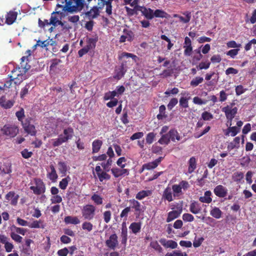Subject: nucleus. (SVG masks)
<instances>
[{
  "mask_svg": "<svg viewBox=\"0 0 256 256\" xmlns=\"http://www.w3.org/2000/svg\"><path fill=\"white\" fill-rule=\"evenodd\" d=\"M22 156L24 158H30L32 155V152H29L28 149L25 148L21 152Z\"/></svg>",
  "mask_w": 256,
  "mask_h": 256,
  "instance_id": "69168bd1",
  "label": "nucleus"
},
{
  "mask_svg": "<svg viewBox=\"0 0 256 256\" xmlns=\"http://www.w3.org/2000/svg\"><path fill=\"white\" fill-rule=\"evenodd\" d=\"M34 182L36 186H31L30 188L35 194L40 195L44 194L46 190V187L42 180L38 178H35Z\"/></svg>",
  "mask_w": 256,
  "mask_h": 256,
  "instance_id": "423d86ee",
  "label": "nucleus"
},
{
  "mask_svg": "<svg viewBox=\"0 0 256 256\" xmlns=\"http://www.w3.org/2000/svg\"><path fill=\"white\" fill-rule=\"evenodd\" d=\"M162 197L169 202L173 200L172 192L170 188H167L165 189L164 192Z\"/></svg>",
  "mask_w": 256,
  "mask_h": 256,
  "instance_id": "72a5a7b5",
  "label": "nucleus"
},
{
  "mask_svg": "<svg viewBox=\"0 0 256 256\" xmlns=\"http://www.w3.org/2000/svg\"><path fill=\"white\" fill-rule=\"evenodd\" d=\"M58 3L56 5V12H53L50 18V24L54 26L59 25L58 20L56 14L64 17L68 13H72L82 10L84 7V0H58Z\"/></svg>",
  "mask_w": 256,
  "mask_h": 256,
  "instance_id": "f257e3e1",
  "label": "nucleus"
},
{
  "mask_svg": "<svg viewBox=\"0 0 256 256\" xmlns=\"http://www.w3.org/2000/svg\"><path fill=\"white\" fill-rule=\"evenodd\" d=\"M10 236L12 240L17 243H21L22 242V238L18 235L14 231H11Z\"/></svg>",
  "mask_w": 256,
  "mask_h": 256,
  "instance_id": "79ce46f5",
  "label": "nucleus"
},
{
  "mask_svg": "<svg viewBox=\"0 0 256 256\" xmlns=\"http://www.w3.org/2000/svg\"><path fill=\"white\" fill-rule=\"evenodd\" d=\"M31 86H32V88H34V82H30L28 84H26V86L22 88L20 92V97L22 98H23L26 95H27L28 93L29 90Z\"/></svg>",
  "mask_w": 256,
  "mask_h": 256,
  "instance_id": "5701e85b",
  "label": "nucleus"
},
{
  "mask_svg": "<svg viewBox=\"0 0 256 256\" xmlns=\"http://www.w3.org/2000/svg\"><path fill=\"white\" fill-rule=\"evenodd\" d=\"M93 224L90 222L88 221L84 222L82 225V229L88 232H91L93 229Z\"/></svg>",
  "mask_w": 256,
  "mask_h": 256,
  "instance_id": "de8ad7c7",
  "label": "nucleus"
},
{
  "mask_svg": "<svg viewBox=\"0 0 256 256\" xmlns=\"http://www.w3.org/2000/svg\"><path fill=\"white\" fill-rule=\"evenodd\" d=\"M140 10L146 19L152 20L154 18V11L151 8L142 6Z\"/></svg>",
  "mask_w": 256,
  "mask_h": 256,
  "instance_id": "4468645a",
  "label": "nucleus"
},
{
  "mask_svg": "<svg viewBox=\"0 0 256 256\" xmlns=\"http://www.w3.org/2000/svg\"><path fill=\"white\" fill-rule=\"evenodd\" d=\"M240 132V128L236 126H230L228 128L224 134L226 136H228L230 134L232 136H236Z\"/></svg>",
  "mask_w": 256,
  "mask_h": 256,
  "instance_id": "393cba45",
  "label": "nucleus"
},
{
  "mask_svg": "<svg viewBox=\"0 0 256 256\" xmlns=\"http://www.w3.org/2000/svg\"><path fill=\"white\" fill-rule=\"evenodd\" d=\"M64 222L67 224H78L80 223V220L77 216H66L64 218Z\"/></svg>",
  "mask_w": 256,
  "mask_h": 256,
  "instance_id": "b1692460",
  "label": "nucleus"
},
{
  "mask_svg": "<svg viewBox=\"0 0 256 256\" xmlns=\"http://www.w3.org/2000/svg\"><path fill=\"white\" fill-rule=\"evenodd\" d=\"M130 202L132 204V208L134 209L136 213L140 214L142 212L141 204L139 202L134 199L130 200Z\"/></svg>",
  "mask_w": 256,
  "mask_h": 256,
  "instance_id": "c756f323",
  "label": "nucleus"
},
{
  "mask_svg": "<svg viewBox=\"0 0 256 256\" xmlns=\"http://www.w3.org/2000/svg\"><path fill=\"white\" fill-rule=\"evenodd\" d=\"M86 14L92 18H96L99 15V10L97 6H94Z\"/></svg>",
  "mask_w": 256,
  "mask_h": 256,
  "instance_id": "c9c22d12",
  "label": "nucleus"
},
{
  "mask_svg": "<svg viewBox=\"0 0 256 256\" xmlns=\"http://www.w3.org/2000/svg\"><path fill=\"white\" fill-rule=\"evenodd\" d=\"M156 136V134L150 132L147 134L146 138V142L149 144H152Z\"/></svg>",
  "mask_w": 256,
  "mask_h": 256,
  "instance_id": "8fccbe9b",
  "label": "nucleus"
},
{
  "mask_svg": "<svg viewBox=\"0 0 256 256\" xmlns=\"http://www.w3.org/2000/svg\"><path fill=\"white\" fill-rule=\"evenodd\" d=\"M182 212V205L178 206L176 210H173L170 212L168 214V217L166 220L167 222H169L178 218Z\"/></svg>",
  "mask_w": 256,
  "mask_h": 256,
  "instance_id": "9d476101",
  "label": "nucleus"
},
{
  "mask_svg": "<svg viewBox=\"0 0 256 256\" xmlns=\"http://www.w3.org/2000/svg\"><path fill=\"white\" fill-rule=\"evenodd\" d=\"M68 178L70 179V177H66L60 182L59 186L61 189L65 190L70 180Z\"/></svg>",
  "mask_w": 256,
  "mask_h": 256,
  "instance_id": "864d4df0",
  "label": "nucleus"
},
{
  "mask_svg": "<svg viewBox=\"0 0 256 256\" xmlns=\"http://www.w3.org/2000/svg\"><path fill=\"white\" fill-rule=\"evenodd\" d=\"M0 132L4 136L10 138H14L18 134V128L14 125L7 124L4 126L0 130Z\"/></svg>",
  "mask_w": 256,
  "mask_h": 256,
  "instance_id": "20e7f679",
  "label": "nucleus"
},
{
  "mask_svg": "<svg viewBox=\"0 0 256 256\" xmlns=\"http://www.w3.org/2000/svg\"><path fill=\"white\" fill-rule=\"evenodd\" d=\"M169 15L162 10L157 9L154 12V18H168Z\"/></svg>",
  "mask_w": 256,
  "mask_h": 256,
  "instance_id": "f704fd0d",
  "label": "nucleus"
},
{
  "mask_svg": "<svg viewBox=\"0 0 256 256\" xmlns=\"http://www.w3.org/2000/svg\"><path fill=\"white\" fill-rule=\"evenodd\" d=\"M117 96V92L116 90L110 91L105 93L104 97V99L105 100H114V97Z\"/></svg>",
  "mask_w": 256,
  "mask_h": 256,
  "instance_id": "c03bdc74",
  "label": "nucleus"
},
{
  "mask_svg": "<svg viewBox=\"0 0 256 256\" xmlns=\"http://www.w3.org/2000/svg\"><path fill=\"white\" fill-rule=\"evenodd\" d=\"M16 116L18 118V120L22 122V124L24 122L23 120L25 115H24V110L23 108H21L20 110L18 111L16 113Z\"/></svg>",
  "mask_w": 256,
  "mask_h": 256,
  "instance_id": "3c124183",
  "label": "nucleus"
},
{
  "mask_svg": "<svg viewBox=\"0 0 256 256\" xmlns=\"http://www.w3.org/2000/svg\"><path fill=\"white\" fill-rule=\"evenodd\" d=\"M210 62H201L196 66V68L198 70H207L210 68Z\"/></svg>",
  "mask_w": 256,
  "mask_h": 256,
  "instance_id": "603ef678",
  "label": "nucleus"
},
{
  "mask_svg": "<svg viewBox=\"0 0 256 256\" xmlns=\"http://www.w3.org/2000/svg\"><path fill=\"white\" fill-rule=\"evenodd\" d=\"M170 140L171 139L168 132L167 134L162 135L161 138L158 140V142L160 144L168 145L170 142Z\"/></svg>",
  "mask_w": 256,
  "mask_h": 256,
  "instance_id": "7c9ffc66",
  "label": "nucleus"
},
{
  "mask_svg": "<svg viewBox=\"0 0 256 256\" xmlns=\"http://www.w3.org/2000/svg\"><path fill=\"white\" fill-rule=\"evenodd\" d=\"M74 130L71 127H68L64 130L63 138L67 142L72 138L74 135Z\"/></svg>",
  "mask_w": 256,
  "mask_h": 256,
  "instance_id": "bb28decb",
  "label": "nucleus"
},
{
  "mask_svg": "<svg viewBox=\"0 0 256 256\" xmlns=\"http://www.w3.org/2000/svg\"><path fill=\"white\" fill-rule=\"evenodd\" d=\"M59 25L61 26L64 32H69L70 30L72 28V25L66 21L60 22Z\"/></svg>",
  "mask_w": 256,
  "mask_h": 256,
  "instance_id": "2f4dec72",
  "label": "nucleus"
},
{
  "mask_svg": "<svg viewBox=\"0 0 256 256\" xmlns=\"http://www.w3.org/2000/svg\"><path fill=\"white\" fill-rule=\"evenodd\" d=\"M152 194L151 190H141L136 194V198L138 200H141L146 196H150Z\"/></svg>",
  "mask_w": 256,
  "mask_h": 256,
  "instance_id": "473e14b6",
  "label": "nucleus"
},
{
  "mask_svg": "<svg viewBox=\"0 0 256 256\" xmlns=\"http://www.w3.org/2000/svg\"><path fill=\"white\" fill-rule=\"evenodd\" d=\"M0 104L4 108H10L14 105V102L10 100H6L4 96L0 98Z\"/></svg>",
  "mask_w": 256,
  "mask_h": 256,
  "instance_id": "412c9836",
  "label": "nucleus"
},
{
  "mask_svg": "<svg viewBox=\"0 0 256 256\" xmlns=\"http://www.w3.org/2000/svg\"><path fill=\"white\" fill-rule=\"evenodd\" d=\"M150 246L152 248L156 250H157L160 252H162V248L158 244V242L156 240L152 242L150 244Z\"/></svg>",
  "mask_w": 256,
  "mask_h": 256,
  "instance_id": "5fc2aeb1",
  "label": "nucleus"
},
{
  "mask_svg": "<svg viewBox=\"0 0 256 256\" xmlns=\"http://www.w3.org/2000/svg\"><path fill=\"white\" fill-rule=\"evenodd\" d=\"M62 62V60L60 59H54L51 62V64L50 66V70H54L56 66Z\"/></svg>",
  "mask_w": 256,
  "mask_h": 256,
  "instance_id": "13d9d810",
  "label": "nucleus"
},
{
  "mask_svg": "<svg viewBox=\"0 0 256 256\" xmlns=\"http://www.w3.org/2000/svg\"><path fill=\"white\" fill-rule=\"evenodd\" d=\"M240 49L235 48L232 49L226 52V55L230 56L232 58H234L235 56L238 54Z\"/></svg>",
  "mask_w": 256,
  "mask_h": 256,
  "instance_id": "052dcab7",
  "label": "nucleus"
},
{
  "mask_svg": "<svg viewBox=\"0 0 256 256\" xmlns=\"http://www.w3.org/2000/svg\"><path fill=\"white\" fill-rule=\"evenodd\" d=\"M18 13L16 12L10 11L6 16V23L8 25L12 24L16 19Z\"/></svg>",
  "mask_w": 256,
  "mask_h": 256,
  "instance_id": "a211bd4d",
  "label": "nucleus"
},
{
  "mask_svg": "<svg viewBox=\"0 0 256 256\" xmlns=\"http://www.w3.org/2000/svg\"><path fill=\"white\" fill-rule=\"evenodd\" d=\"M120 238L122 244L126 246L128 240V228L125 222L122 224Z\"/></svg>",
  "mask_w": 256,
  "mask_h": 256,
  "instance_id": "ddd939ff",
  "label": "nucleus"
},
{
  "mask_svg": "<svg viewBox=\"0 0 256 256\" xmlns=\"http://www.w3.org/2000/svg\"><path fill=\"white\" fill-rule=\"evenodd\" d=\"M178 103V100L176 98H172L169 102L167 106L169 110H172V108L176 106Z\"/></svg>",
  "mask_w": 256,
  "mask_h": 256,
  "instance_id": "6e6d98bb",
  "label": "nucleus"
},
{
  "mask_svg": "<svg viewBox=\"0 0 256 256\" xmlns=\"http://www.w3.org/2000/svg\"><path fill=\"white\" fill-rule=\"evenodd\" d=\"M10 228L11 231H14L16 233L20 234L22 236H24L26 232V229L22 228L17 227L14 225H12L10 226Z\"/></svg>",
  "mask_w": 256,
  "mask_h": 256,
  "instance_id": "ea45409f",
  "label": "nucleus"
},
{
  "mask_svg": "<svg viewBox=\"0 0 256 256\" xmlns=\"http://www.w3.org/2000/svg\"><path fill=\"white\" fill-rule=\"evenodd\" d=\"M182 220L185 222H191L194 220V217L190 214L185 213L182 215Z\"/></svg>",
  "mask_w": 256,
  "mask_h": 256,
  "instance_id": "e2e57ef3",
  "label": "nucleus"
},
{
  "mask_svg": "<svg viewBox=\"0 0 256 256\" xmlns=\"http://www.w3.org/2000/svg\"><path fill=\"white\" fill-rule=\"evenodd\" d=\"M186 18H184L182 16H178V18L180 22H182L184 23H188V22L191 18V14L190 12H186Z\"/></svg>",
  "mask_w": 256,
  "mask_h": 256,
  "instance_id": "0e129e2a",
  "label": "nucleus"
},
{
  "mask_svg": "<svg viewBox=\"0 0 256 256\" xmlns=\"http://www.w3.org/2000/svg\"><path fill=\"white\" fill-rule=\"evenodd\" d=\"M240 136L236 137L234 140L230 142L228 146V148L230 150L234 148H238L240 147Z\"/></svg>",
  "mask_w": 256,
  "mask_h": 256,
  "instance_id": "a878e982",
  "label": "nucleus"
},
{
  "mask_svg": "<svg viewBox=\"0 0 256 256\" xmlns=\"http://www.w3.org/2000/svg\"><path fill=\"white\" fill-rule=\"evenodd\" d=\"M169 135L170 136L171 140L172 142H175L176 140L178 141L181 138L180 136L175 128H172L169 130Z\"/></svg>",
  "mask_w": 256,
  "mask_h": 256,
  "instance_id": "c85d7f7f",
  "label": "nucleus"
},
{
  "mask_svg": "<svg viewBox=\"0 0 256 256\" xmlns=\"http://www.w3.org/2000/svg\"><path fill=\"white\" fill-rule=\"evenodd\" d=\"M228 190L226 188L222 185L216 186L214 192V194L219 198H224L226 196Z\"/></svg>",
  "mask_w": 256,
  "mask_h": 256,
  "instance_id": "f8f14e48",
  "label": "nucleus"
},
{
  "mask_svg": "<svg viewBox=\"0 0 256 256\" xmlns=\"http://www.w3.org/2000/svg\"><path fill=\"white\" fill-rule=\"evenodd\" d=\"M112 213L110 211L107 210L104 212V220L106 223L110 222L111 219Z\"/></svg>",
  "mask_w": 256,
  "mask_h": 256,
  "instance_id": "774afa93",
  "label": "nucleus"
},
{
  "mask_svg": "<svg viewBox=\"0 0 256 256\" xmlns=\"http://www.w3.org/2000/svg\"><path fill=\"white\" fill-rule=\"evenodd\" d=\"M98 41V36H95L93 38H87V44L86 46L89 50L94 48L96 46V43Z\"/></svg>",
  "mask_w": 256,
  "mask_h": 256,
  "instance_id": "aec40b11",
  "label": "nucleus"
},
{
  "mask_svg": "<svg viewBox=\"0 0 256 256\" xmlns=\"http://www.w3.org/2000/svg\"><path fill=\"white\" fill-rule=\"evenodd\" d=\"M66 142V141L63 138V135L60 134L58 138L54 140L52 145L54 147L58 146Z\"/></svg>",
  "mask_w": 256,
  "mask_h": 256,
  "instance_id": "a18cd8bd",
  "label": "nucleus"
},
{
  "mask_svg": "<svg viewBox=\"0 0 256 256\" xmlns=\"http://www.w3.org/2000/svg\"><path fill=\"white\" fill-rule=\"evenodd\" d=\"M96 208L92 204H86L82 209V214L84 220H92L96 214Z\"/></svg>",
  "mask_w": 256,
  "mask_h": 256,
  "instance_id": "7ed1b4c3",
  "label": "nucleus"
},
{
  "mask_svg": "<svg viewBox=\"0 0 256 256\" xmlns=\"http://www.w3.org/2000/svg\"><path fill=\"white\" fill-rule=\"evenodd\" d=\"M182 96L179 100V105L181 108H188V100L190 99V95L187 91H182L180 94Z\"/></svg>",
  "mask_w": 256,
  "mask_h": 256,
  "instance_id": "1a4fd4ad",
  "label": "nucleus"
},
{
  "mask_svg": "<svg viewBox=\"0 0 256 256\" xmlns=\"http://www.w3.org/2000/svg\"><path fill=\"white\" fill-rule=\"evenodd\" d=\"M158 166V162H150L146 164H144L143 166V168H146L147 170H151L154 168Z\"/></svg>",
  "mask_w": 256,
  "mask_h": 256,
  "instance_id": "338daca9",
  "label": "nucleus"
},
{
  "mask_svg": "<svg viewBox=\"0 0 256 256\" xmlns=\"http://www.w3.org/2000/svg\"><path fill=\"white\" fill-rule=\"evenodd\" d=\"M19 196L16 194L13 191L8 192L6 196V198L7 200H10V204L12 206H16L18 203Z\"/></svg>",
  "mask_w": 256,
  "mask_h": 256,
  "instance_id": "2eb2a0df",
  "label": "nucleus"
},
{
  "mask_svg": "<svg viewBox=\"0 0 256 256\" xmlns=\"http://www.w3.org/2000/svg\"><path fill=\"white\" fill-rule=\"evenodd\" d=\"M131 58L134 60L136 58H137V56L131 53H128L126 52H122L118 56V60H121L124 58Z\"/></svg>",
  "mask_w": 256,
  "mask_h": 256,
  "instance_id": "a19ab883",
  "label": "nucleus"
},
{
  "mask_svg": "<svg viewBox=\"0 0 256 256\" xmlns=\"http://www.w3.org/2000/svg\"><path fill=\"white\" fill-rule=\"evenodd\" d=\"M188 172L192 173L196 168V160L194 156L190 158L188 161Z\"/></svg>",
  "mask_w": 256,
  "mask_h": 256,
  "instance_id": "58836bf2",
  "label": "nucleus"
},
{
  "mask_svg": "<svg viewBox=\"0 0 256 256\" xmlns=\"http://www.w3.org/2000/svg\"><path fill=\"white\" fill-rule=\"evenodd\" d=\"M32 120L31 118H28L22 124L26 132L32 136H34L36 134V130L34 126L31 124Z\"/></svg>",
  "mask_w": 256,
  "mask_h": 256,
  "instance_id": "0eeeda50",
  "label": "nucleus"
},
{
  "mask_svg": "<svg viewBox=\"0 0 256 256\" xmlns=\"http://www.w3.org/2000/svg\"><path fill=\"white\" fill-rule=\"evenodd\" d=\"M102 144V142L100 140H96L92 143V152L93 154L98 152Z\"/></svg>",
  "mask_w": 256,
  "mask_h": 256,
  "instance_id": "cd10ccee",
  "label": "nucleus"
},
{
  "mask_svg": "<svg viewBox=\"0 0 256 256\" xmlns=\"http://www.w3.org/2000/svg\"><path fill=\"white\" fill-rule=\"evenodd\" d=\"M234 105L235 104L232 102L230 105H227L222 109V112H224L226 118L230 122H232L238 112V108L236 107L233 108Z\"/></svg>",
  "mask_w": 256,
  "mask_h": 256,
  "instance_id": "39448f33",
  "label": "nucleus"
},
{
  "mask_svg": "<svg viewBox=\"0 0 256 256\" xmlns=\"http://www.w3.org/2000/svg\"><path fill=\"white\" fill-rule=\"evenodd\" d=\"M210 215L214 218L218 219L222 216V212L217 207H214L210 211Z\"/></svg>",
  "mask_w": 256,
  "mask_h": 256,
  "instance_id": "e433bc0d",
  "label": "nucleus"
},
{
  "mask_svg": "<svg viewBox=\"0 0 256 256\" xmlns=\"http://www.w3.org/2000/svg\"><path fill=\"white\" fill-rule=\"evenodd\" d=\"M28 60L27 56H22L21 58L20 66H16L12 70L10 79L4 84V87L9 88L12 81H14L16 84H20L23 80L28 78V76L26 73L30 68V66L27 62Z\"/></svg>",
  "mask_w": 256,
  "mask_h": 256,
  "instance_id": "f03ea898",
  "label": "nucleus"
},
{
  "mask_svg": "<svg viewBox=\"0 0 256 256\" xmlns=\"http://www.w3.org/2000/svg\"><path fill=\"white\" fill-rule=\"evenodd\" d=\"M204 78L200 76H196L193 78L190 82V85L192 87H196L199 84L202 82Z\"/></svg>",
  "mask_w": 256,
  "mask_h": 256,
  "instance_id": "37998d69",
  "label": "nucleus"
},
{
  "mask_svg": "<svg viewBox=\"0 0 256 256\" xmlns=\"http://www.w3.org/2000/svg\"><path fill=\"white\" fill-rule=\"evenodd\" d=\"M202 118L204 120H210L213 118V116L208 112H204L202 114Z\"/></svg>",
  "mask_w": 256,
  "mask_h": 256,
  "instance_id": "680f3d73",
  "label": "nucleus"
},
{
  "mask_svg": "<svg viewBox=\"0 0 256 256\" xmlns=\"http://www.w3.org/2000/svg\"><path fill=\"white\" fill-rule=\"evenodd\" d=\"M11 172V164L10 162H0V174H8Z\"/></svg>",
  "mask_w": 256,
  "mask_h": 256,
  "instance_id": "f3484780",
  "label": "nucleus"
},
{
  "mask_svg": "<svg viewBox=\"0 0 256 256\" xmlns=\"http://www.w3.org/2000/svg\"><path fill=\"white\" fill-rule=\"evenodd\" d=\"M200 204L197 202L193 201L190 205V211L194 214H198L201 212Z\"/></svg>",
  "mask_w": 256,
  "mask_h": 256,
  "instance_id": "6ab92c4d",
  "label": "nucleus"
},
{
  "mask_svg": "<svg viewBox=\"0 0 256 256\" xmlns=\"http://www.w3.org/2000/svg\"><path fill=\"white\" fill-rule=\"evenodd\" d=\"M91 199L96 205H100L102 204L103 198L100 196L94 194L91 197Z\"/></svg>",
  "mask_w": 256,
  "mask_h": 256,
  "instance_id": "49530a36",
  "label": "nucleus"
},
{
  "mask_svg": "<svg viewBox=\"0 0 256 256\" xmlns=\"http://www.w3.org/2000/svg\"><path fill=\"white\" fill-rule=\"evenodd\" d=\"M52 40H49V39H48V40H44V41H42L40 40H38L36 42V46H38L42 48H47L48 46H49L50 45L52 46Z\"/></svg>",
  "mask_w": 256,
  "mask_h": 256,
  "instance_id": "4c0bfd02",
  "label": "nucleus"
},
{
  "mask_svg": "<svg viewBox=\"0 0 256 256\" xmlns=\"http://www.w3.org/2000/svg\"><path fill=\"white\" fill-rule=\"evenodd\" d=\"M128 62H130L129 61L123 60L120 67L118 69L115 70L116 74L114 76V78L120 80L124 76L127 71Z\"/></svg>",
  "mask_w": 256,
  "mask_h": 256,
  "instance_id": "6e6552de",
  "label": "nucleus"
},
{
  "mask_svg": "<svg viewBox=\"0 0 256 256\" xmlns=\"http://www.w3.org/2000/svg\"><path fill=\"white\" fill-rule=\"evenodd\" d=\"M141 226V222H133L130 224L129 228L131 230L132 233L136 234L140 232Z\"/></svg>",
  "mask_w": 256,
  "mask_h": 256,
  "instance_id": "4be33fe9",
  "label": "nucleus"
},
{
  "mask_svg": "<svg viewBox=\"0 0 256 256\" xmlns=\"http://www.w3.org/2000/svg\"><path fill=\"white\" fill-rule=\"evenodd\" d=\"M68 21L72 23L74 25L77 24V22L79 21L80 17L78 15H74L69 16L68 18Z\"/></svg>",
  "mask_w": 256,
  "mask_h": 256,
  "instance_id": "4d7b16f0",
  "label": "nucleus"
},
{
  "mask_svg": "<svg viewBox=\"0 0 256 256\" xmlns=\"http://www.w3.org/2000/svg\"><path fill=\"white\" fill-rule=\"evenodd\" d=\"M106 246L112 250H114L118 245V236L114 233L110 236L106 242Z\"/></svg>",
  "mask_w": 256,
  "mask_h": 256,
  "instance_id": "9b49d317",
  "label": "nucleus"
},
{
  "mask_svg": "<svg viewBox=\"0 0 256 256\" xmlns=\"http://www.w3.org/2000/svg\"><path fill=\"white\" fill-rule=\"evenodd\" d=\"M160 244L166 248H171L174 249L177 248L178 244L176 242L172 240H167L165 238H161L160 240Z\"/></svg>",
  "mask_w": 256,
  "mask_h": 256,
  "instance_id": "dca6fc26",
  "label": "nucleus"
},
{
  "mask_svg": "<svg viewBox=\"0 0 256 256\" xmlns=\"http://www.w3.org/2000/svg\"><path fill=\"white\" fill-rule=\"evenodd\" d=\"M42 222L40 220H34L30 224L28 225V226L30 228H44L43 226H40V224H42Z\"/></svg>",
  "mask_w": 256,
  "mask_h": 256,
  "instance_id": "bf43d9fd",
  "label": "nucleus"
},
{
  "mask_svg": "<svg viewBox=\"0 0 256 256\" xmlns=\"http://www.w3.org/2000/svg\"><path fill=\"white\" fill-rule=\"evenodd\" d=\"M58 170L60 173L65 175L68 170V168L66 164L64 162H60L58 163Z\"/></svg>",
  "mask_w": 256,
  "mask_h": 256,
  "instance_id": "09e8293b",
  "label": "nucleus"
}]
</instances>
